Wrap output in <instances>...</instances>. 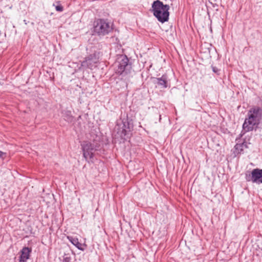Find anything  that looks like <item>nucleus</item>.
I'll use <instances>...</instances> for the list:
<instances>
[{"label": "nucleus", "mask_w": 262, "mask_h": 262, "mask_svg": "<svg viewBox=\"0 0 262 262\" xmlns=\"http://www.w3.org/2000/svg\"><path fill=\"white\" fill-rule=\"evenodd\" d=\"M169 9L168 5H164L160 0H156L151 5V11L159 21L164 23L169 20Z\"/></svg>", "instance_id": "obj_1"}, {"label": "nucleus", "mask_w": 262, "mask_h": 262, "mask_svg": "<svg viewBox=\"0 0 262 262\" xmlns=\"http://www.w3.org/2000/svg\"><path fill=\"white\" fill-rule=\"evenodd\" d=\"M112 30V28L107 20L97 19L94 23V33L98 36H104Z\"/></svg>", "instance_id": "obj_2"}, {"label": "nucleus", "mask_w": 262, "mask_h": 262, "mask_svg": "<svg viewBox=\"0 0 262 262\" xmlns=\"http://www.w3.org/2000/svg\"><path fill=\"white\" fill-rule=\"evenodd\" d=\"M132 64L126 55H121L118 58V66L116 73L120 75L126 76L130 73Z\"/></svg>", "instance_id": "obj_3"}, {"label": "nucleus", "mask_w": 262, "mask_h": 262, "mask_svg": "<svg viewBox=\"0 0 262 262\" xmlns=\"http://www.w3.org/2000/svg\"><path fill=\"white\" fill-rule=\"evenodd\" d=\"M83 156L88 162H93L94 153L97 150L94 144L88 141H84L81 144Z\"/></svg>", "instance_id": "obj_4"}, {"label": "nucleus", "mask_w": 262, "mask_h": 262, "mask_svg": "<svg viewBox=\"0 0 262 262\" xmlns=\"http://www.w3.org/2000/svg\"><path fill=\"white\" fill-rule=\"evenodd\" d=\"M245 179L247 182L253 183L262 184V169L255 168L251 172L247 171L245 173Z\"/></svg>", "instance_id": "obj_5"}, {"label": "nucleus", "mask_w": 262, "mask_h": 262, "mask_svg": "<svg viewBox=\"0 0 262 262\" xmlns=\"http://www.w3.org/2000/svg\"><path fill=\"white\" fill-rule=\"evenodd\" d=\"M98 59L96 55L91 54L85 57V60L81 62V66L83 68L92 70L96 67V63Z\"/></svg>", "instance_id": "obj_6"}, {"label": "nucleus", "mask_w": 262, "mask_h": 262, "mask_svg": "<svg viewBox=\"0 0 262 262\" xmlns=\"http://www.w3.org/2000/svg\"><path fill=\"white\" fill-rule=\"evenodd\" d=\"M259 122L257 121L255 119H253L252 117H249L248 118H246L245 121L243 124V128L245 132H248L252 130L255 126H257L259 124Z\"/></svg>", "instance_id": "obj_7"}, {"label": "nucleus", "mask_w": 262, "mask_h": 262, "mask_svg": "<svg viewBox=\"0 0 262 262\" xmlns=\"http://www.w3.org/2000/svg\"><path fill=\"white\" fill-rule=\"evenodd\" d=\"M248 116L252 117L253 119L259 122L262 116V109L258 106H254L249 110Z\"/></svg>", "instance_id": "obj_8"}, {"label": "nucleus", "mask_w": 262, "mask_h": 262, "mask_svg": "<svg viewBox=\"0 0 262 262\" xmlns=\"http://www.w3.org/2000/svg\"><path fill=\"white\" fill-rule=\"evenodd\" d=\"M128 125V122L124 121H122L121 123L117 124L115 129L117 130V134L120 138L122 139L125 138L127 133L126 129Z\"/></svg>", "instance_id": "obj_9"}, {"label": "nucleus", "mask_w": 262, "mask_h": 262, "mask_svg": "<svg viewBox=\"0 0 262 262\" xmlns=\"http://www.w3.org/2000/svg\"><path fill=\"white\" fill-rule=\"evenodd\" d=\"M31 249L28 247H24L21 250V254L19 257V261L21 262H26L29 259Z\"/></svg>", "instance_id": "obj_10"}, {"label": "nucleus", "mask_w": 262, "mask_h": 262, "mask_svg": "<svg viewBox=\"0 0 262 262\" xmlns=\"http://www.w3.org/2000/svg\"><path fill=\"white\" fill-rule=\"evenodd\" d=\"M157 84L161 88L165 89L168 87V80L166 75L164 74L160 78H157Z\"/></svg>", "instance_id": "obj_11"}, {"label": "nucleus", "mask_w": 262, "mask_h": 262, "mask_svg": "<svg viewBox=\"0 0 262 262\" xmlns=\"http://www.w3.org/2000/svg\"><path fill=\"white\" fill-rule=\"evenodd\" d=\"M68 240L78 249H82V244L79 242L78 238L77 237L72 236H68Z\"/></svg>", "instance_id": "obj_12"}, {"label": "nucleus", "mask_w": 262, "mask_h": 262, "mask_svg": "<svg viewBox=\"0 0 262 262\" xmlns=\"http://www.w3.org/2000/svg\"><path fill=\"white\" fill-rule=\"evenodd\" d=\"M235 152L237 154H241L244 148H248L247 143L246 142H243L242 143H236L234 146Z\"/></svg>", "instance_id": "obj_13"}, {"label": "nucleus", "mask_w": 262, "mask_h": 262, "mask_svg": "<svg viewBox=\"0 0 262 262\" xmlns=\"http://www.w3.org/2000/svg\"><path fill=\"white\" fill-rule=\"evenodd\" d=\"M62 115L64 119L69 122H71L73 120V117L72 115L71 112L70 111H64L62 112Z\"/></svg>", "instance_id": "obj_14"}, {"label": "nucleus", "mask_w": 262, "mask_h": 262, "mask_svg": "<svg viewBox=\"0 0 262 262\" xmlns=\"http://www.w3.org/2000/svg\"><path fill=\"white\" fill-rule=\"evenodd\" d=\"M71 258L68 254H65L63 256L62 262H71Z\"/></svg>", "instance_id": "obj_15"}, {"label": "nucleus", "mask_w": 262, "mask_h": 262, "mask_svg": "<svg viewBox=\"0 0 262 262\" xmlns=\"http://www.w3.org/2000/svg\"><path fill=\"white\" fill-rule=\"evenodd\" d=\"M56 10L58 12H62L63 10V7L59 5L55 7Z\"/></svg>", "instance_id": "obj_16"}, {"label": "nucleus", "mask_w": 262, "mask_h": 262, "mask_svg": "<svg viewBox=\"0 0 262 262\" xmlns=\"http://www.w3.org/2000/svg\"><path fill=\"white\" fill-rule=\"evenodd\" d=\"M3 154V152L2 151H0V158L2 156Z\"/></svg>", "instance_id": "obj_17"}, {"label": "nucleus", "mask_w": 262, "mask_h": 262, "mask_svg": "<svg viewBox=\"0 0 262 262\" xmlns=\"http://www.w3.org/2000/svg\"><path fill=\"white\" fill-rule=\"evenodd\" d=\"M213 72H215V69H214V68H213Z\"/></svg>", "instance_id": "obj_18"}]
</instances>
